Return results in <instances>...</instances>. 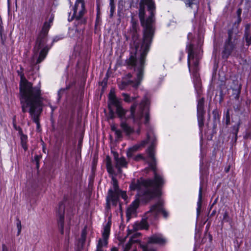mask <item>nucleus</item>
<instances>
[{
  "label": "nucleus",
  "mask_w": 251,
  "mask_h": 251,
  "mask_svg": "<svg viewBox=\"0 0 251 251\" xmlns=\"http://www.w3.org/2000/svg\"><path fill=\"white\" fill-rule=\"evenodd\" d=\"M147 140L151 142V145L146 150L148 154V161L149 168L154 174L153 179H145L141 177L137 179L132 180L129 189L131 191H137L136 199L132 202L126 211L127 220L136 213L139 202L147 203L156 197H159L161 189L165 183V180L162 175L157 173L156 160L155 157V145L156 139L152 132L147 133Z\"/></svg>",
  "instance_id": "nucleus-1"
},
{
  "label": "nucleus",
  "mask_w": 251,
  "mask_h": 251,
  "mask_svg": "<svg viewBox=\"0 0 251 251\" xmlns=\"http://www.w3.org/2000/svg\"><path fill=\"white\" fill-rule=\"evenodd\" d=\"M97 17H96V22H98L100 19V8H99V6H97Z\"/></svg>",
  "instance_id": "nucleus-45"
},
{
  "label": "nucleus",
  "mask_w": 251,
  "mask_h": 251,
  "mask_svg": "<svg viewBox=\"0 0 251 251\" xmlns=\"http://www.w3.org/2000/svg\"><path fill=\"white\" fill-rule=\"evenodd\" d=\"M106 199H108L109 201H111L112 204L116 206L119 199V193H115L111 188L108 191V195Z\"/></svg>",
  "instance_id": "nucleus-17"
},
{
  "label": "nucleus",
  "mask_w": 251,
  "mask_h": 251,
  "mask_svg": "<svg viewBox=\"0 0 251 251\" xmlns=\"http://www.w3.org/2000/svg\"><path fill=\"white\" fill-rule=\"evenodd\" d=\"M50 107L51 109L52 112H53L55 109V107H53L52 105H50Z\"/></svg>",
  "instance_id": "nucleus-59"
},
{
  "label": "nucleus",
  "mask_w": 251,
  "mask_h": 251,
  "mask_svg": "<svg viewBox=\"0 0 251 251\" xmlns=\"http://www.w3.org/2000/svg\"><path fill=\"white\" fill-rule=\"evenodd\" d=\"M140 128H139L137 131V132L139 134L140 133Z\"/></svg>",
  "instance_id": "nucleus-62"
},
{
  "label": "nucleus",
  "mask_w": 251,
  "mask_h": 251,
  "mask_svg": "<svg viewBox=\"0 0 251 251\" xmlns=\"http://www.w3.org/2000/svg\"><path fill=\"white\" fill-rule=\"evenodd\" d=\"M53 17H50V18L49 19V21H47V22L50 23V24L51 25V24H52V22H53Z\"/></svg>",
  "instance_id": "nucleus-52"
},
{
  "label": "nucleus",
  "mask_w": 251,
  "mask_h": 251,
  "mask_svg": "<svg viewBox=\"0 0 251 251\" xmlns=\"http://www.w3.org/2000/svg\"><path fill=\"white\" fill-rule=\"evenodd\" d=\"M216 210H215H215H213V211H212V213H211V214H210V217H212V216H214V215H215V214H216Z\"/></svg>",
  "instance_id": "nucleus-53"
},
{
  "label": "nucleus",
  "mask_w": 251,
  "mask_h": 251,
  "mask_svg": "<svg viewBox=\"0 0 251 251\" xmlns=\"http://www.w3.org/2000/svg\"><path fill=\"white\" fill-rule=\"evenodd\" d=\"M149 227L148 222L145 219H142L140 222H135L133 225V229L135 231L142 229H147Z\"/></svg>",
  "instance_id": "nucleus-18"
},
{
  "label": "nucleus",
  "mask_w": 251,
  "mask_h": 251,
  "mask_svg": "<svg viewBox=\"0 0 251 251\" xmlns=\"http://www.w3.org/2000/svg\"><path fill=\"white\" fill-rule=\"evenodd\" d=\"M147 143V140H143L141 142V143L138 145L140 146V148L141 147H144Z\"/></svg>",
  "instance_id": "nucleus-48"
},
{
  "label": "nucleus",
  "mask_w": 251,
  "mask_h": 251,
  "mask_svg": "<svg viewBox=\"0 0 251 251\" xmlns=\"http://www.w3.org/2000/svg\"><path fill=\"white\" fill-rule=\"evenodd\" d=\"M143 251H156L155 249L149 248L147 246H143Z\"/></svg>",
  "instance_id": "nucleus-43"
},
{
  "label": "nucleus",
  "mask_w": 251,
  "mask_h": 251,
  "mask_svg": "<svg viewBox=\"0 0 251 251\" xmlns=\"http://www.w3.org/2000/svg\"><path fill=\"white\" fill-rule=\"evenodd\" d=\"M116 137L117 138L119 139L122 137V131L120 129H118L115 132Z\"/></svg>",
  "instance_id": "nucleus-40"
},
{
  "label": "nucleus",
  "mask_w": 251,
  "mask_h": 251,
  "mask_svg": "<svg viewBox=\"0 0 251 251\" xmlns=\"http://www.w3.org/2000/svg\"><path fill=\"white\" fill-rule=\"evenodd\" d=\"M2 251H8V248L5 244L2 245Z\"/></svg>",
  "instance_id": "nucleus-50"
},
{
  "label": "nucleus",
  "mask_w": 251,
  "mask_h": 251,
  "mask_svg": "<svg viewBox=\"0 0 251 251\" xmlns=\"http://www.w3.org/2000/svg\"><path fill=\"white\" fill-rule=\"evenodd\" d=\"M137 65L135 66H129L126 64V65L128 66V67L131 68H134V70L137 69V77L135 82H134L132 80H127V81H123L120 84H119V88L120 90H125L126 89L128 85H131L134 89H136L140 84L141 81L142 80L143 77V69L144 64H140V63L138 62L137 63Z\"/></svg>",
  "instance_id": "nucleus-12"
},
{
  "label": "nucleus",
  "mask_w": 251,
  "mask_h": 251,
  "mask_svg": "<svg viewBox=\"0 0 251 251\" xmlns=\"http://www.w3.org/2000/svg\"><path fill=\"white\" fill-rule=\"evenodd\" d=\"M111 251H118L117 248L114 247L111 248Z\"/></svg>",
  "instance_id": "nucleus-54"
},
{
  "label": "nucleus",
  "mask_w": 251,
  "mask_h": 251,
  "mask_svg": "<svg viewBox=\"0 0 251 251\" xmlns=\"http://www.w3.org/2000/svg\"><path fill=\"white\" fill-rule=\"evenodd\" d=\"M139 5V17L144 31V41L149 44L155 32V3L154 0H140Z\"/></svg>",
  "instance_id": "nucleus-4"
},
{
  "label": "nucleus",
  "mask_w": 251,
  "mask_h": 251,
  "mask_svg": "<svg viewBox=\"0 0 251 251\" xmlns=\"http://www.w3.org/2000/svg\"><path fill=\"white\" fill-rule=\"evenodd\" d=\"M241 84H239L237 85V87L236 88H233V93L232 95L233 96L234 99L235 100H238L240 95L241 93Z\"/></svg>",
  "instance_id": "nucleus-26"
},
{
  "label": "nucleus",
  "mask_w": 251,
  "mask_h": 251,
  "mask_svg": "<svg viewBox=\"0 0 251 251\" xmlns=\"http://www.w3.org/2000/svg\"><path fill=\"white\" fill-rule=\"evenodd\" d=\"M167 241L166 238L160 233H155L148 238V244H157L160 246L165 245Z\"/></svg>",
  "instance_id": "nucleus-15"
},
{
  "label": "nucleus",
  "mask_w": 251,
  "mask_h": 251,
  "mask_svg": "<svg viewBox=\"0 0 251 251\" xmlns=\"http://www.w3.org/2000/svg\"><path fill=\"white\" fill-rule=\"evenodd\" d=\"M50 26L51 25L50 23L45 22L38 35L34 47V54L30 61V66L33 70L34 67H36L37 64L40 63L44 60L48 54L49 50L47 47H45L41 50L37 57L39 50L43 47L46 43V37Z\"/></svg>",
  "instance_id": "nucleus-6"
},
{
  "label": "nucleus",
  "mask_w": 251,
  "mask_h": 251,
  "mask_svg": "<svg viewBox=\"0 0 251 251\" xmlns=\"http://www.w3.org/2000/svg\"><path fill=\"white\" fill-rule=\"evenodd\" d=\"M78 0H76V1L75 2V5L73 7V11H74L73 14L72 16L71 17V18L69 17V18H68L69 22H71L73 20H75L76 13L78 10Z\"/></svg>",
  "instance_id": "nucleus-29"
},
{
  "label": "nucleus",
  "mask_w": 251,
  "mask_h": 251,
  "mask_svg": "<svg viewBox=\"0 0 251 251\" xmlns=\"http://www.w3.org/2000/svg\"><path fill=\"white\" fill-rule=\"evenodd\" d=\"M228 37L225 41L223 50L221 52L223 59H226L236 50L238 43V39L234 35L233 29L231 28L227 31Z\"/></svg>",
  "instance_id": "nucleus-10"
},
{
  "label": "nucleus",
  "mask_w": 251,
  "mask_h": 251,
  "mask_svg": "<svg viewBox=\"0 0 251 251\" xmlns=\"http://www.w3.org/2000/svg\"><path fill=\"white\" fill-rule=\"evenodd\" d=\"M197 102V113H205V112L204 110V98H201V99H198Z\"/></svg>",
  "instance_id": "nucleus-23"
},
{
  "label": "nucleus",
  "mask_w": 251,
  "mask_h": 251,
  "mask_svg": "<svg viewBox=\"0 0 251 251\" xmlns=\"http://www.w3.org/2000/svg\"><path fill=\"white\" fill-rule=\"evenodd\" d=\"M134 160L136 161H139L141 160H143L144 161L146 160V158L144 157L141 154H139L137 155H135L134 158Z\"/></svg>",
  "instance_id": "nucleus-33"
},
{
  "label": "nucleus",
  "mask_w": 251,
  "mask_h": 251,
  "mask_svg": "<svg viewBox=\"0 0 251 251\" xmlns=\"http://www.w3.org/2000/svg\"><path fill=\"white\" fill-rule=\"evenodd\" d=\"M106 167L107 172L111 175H113L115 171L112 164L111 159L109 156L107 155L105 158Z\"/></svg>",
  "instance_id": "nucleus-20"
},
{
  "label": "nucleus",
  "mask_w": 251,
  "mask_h": 251,
  "mask_svg": "<svg viewBox=\"0 0 251 251\" xmlns=\"http://www.w3.org/2000/svg\"><path fill=\"white\" fill-rule=\"evenodd\" d=\"M140 148V146H138V145H136L135 146H134L133 147H131L130 148H129L132 152H136V151H138V150L139 149V148Z\"/></svg>",
  "instance_id": "nucleus-41"
},
{
  "label": "nucleus",
  "mask_w": 251,
  "mask_h": 251,
  "mask_svg": "<svg viewBox=\"0 0 251 251\" xmlns=\"http://www.w3.org/2000/svg\"><path fill=\"white\" fill-rule=\"evenodd\" d=\"M78 10H79V11L78 13H76L75 21L74 22V25L76 26L84 25L87 22V19L83 17L86 12L84 0H78Z\"/></svg>",
  "instance_id": "nucleus-13"
},
{
  "label": "nucleus",
  "mask_w": 251,
  "mask_h": 251,
  "mask_svg": "<svg viewBox=\"0 0 251 251\" xmlns=\"http://www.w3.org/2000/svg\"><path fill=\"white\" fill-rule=\"evenodd\" d=\"M122 102L118 99L114 92L110 91L108 97V109L110 118H114V111L112 106L116 107V112L121 120L120 127L126 135H130L134 131V128L127 123V120L132 119L134 125L140 127L143 124L147 126L150 121L149 100L145 97L141 103L134 102L130 106V115L126 116L128 110L122 106Z\"/></svg>",
  "instance_id": "nucleus-2"
},
{
  "label": "nucleus",
  "mask_w": 251,
  "mask_h": 251,
  "mask_svg": "<svg viewBox=\"0 0 251 251\" xmlns=\"http://www.w3.org/2000/svg\"><path fill=\"white\" fill-rule=\"evenodd\" d=\"M50 26L51 25L50 23L45 22L38 35L34 47V54L30 61V66L33 70L34 67H36L37 64L40 63L44 60L48 54L49 50L47 47H45L41 50L37 57L39 50L43 47L46 43V37Z\"/></svg>",
  "instance_id": "nucleus-5"
},
{
  "label": "nucleus",
  "mask_w": 251,
  "mask_h": 251,
  "mask_svg": "<svg viewBox=\"0 0 251 251\" xmlns=\"http://www.w3.org/2000/svg\"><path fill=\"white\" fill-rule=\"evenodd\" d=\"M213 113L214 114V117H216V111L214 110L213 111Z\"/></svg>",
  "instance_id": "nucleus-61"
},
{
  "label": "nucleus",
  "mask_w": 251,
  "mask_h": 251,
  "mask_svg": "<svg viewBox=\"0 0 251 251\" xmlns=\"http://www.w3.org/2000/svg\"><path fill=\"white\" fill-rule=\"evenodd\" d=\"M41 158V156L39 155H36L34 156V160L36 162V166L37 168H39V161Z\"/></svg>",
  "instance_id": "nucleus-38"
},
{
  "label": "nucleus",
  "mask_w": 251,
  "mask_h": 251,
  "mask_svg": "<svg viewBox=\"0 0 251 251\" xmlns=\"http://www.w3.org/2000/svg\"><path fill=\"white\" fill-rule=\"evenodd\" d=\"M202 201V187L201 186L199 189L198 201L197 202V215L199 217L201 210Z\"/></svg>",
  "instance_id": "nucleus-24"
},
{
  "label": "nucleus",
  "mask_w": 251,
  "mask_h": 251,
  "mask_svg": "<svg viewBox=\"0 0 251 251\" xmlns=\"http://www.w3.org/2000/svg\"><path fill=\"white\" fill-rule=\"evenodd\" d=\"M229 168H230V167H228V168H227V169H225V171H226V172L227 173V172L229 171Z\"/></svg>",
  "instance_id": "nucleus-60"
},
{
  "label": "nucleus",
  "mask_w": 251,
  "mask_h": 251,
  "mask_svg": "<svg viewBox=\"0 0 251 251\" xmlns=\"http://www.w3.org/2000/svg\"><path fill=\"white\" fill-rule=\"evenodd\" d=\"M39 66H37V70H39Z\"/></svg>",
  "instance_id": "nucleus-64"
},
{
  "label": "nucleus",
  "mask_w": 251,
  "mask_h": 251,
  "mask_svg": "<svg viewBox=\"0 0 251 251\" xmlns=\"http://www.w3.org/2000/svg\"><path fill=\"white\" fill-rule=\"evenodd\" d=\"M115 161V167L119 172L121 171V168L126 167L127 162L124 157H119V154L116 151H112Z\"/></svg>",
  "instance_id": "nucleus-16"
},
{
  "label": "nucleus",
  "mask_w": 251,
  "mask_h": 251,
  "mask_svg": "<svg viewBox=\"0 0 251 251\" xmlns=\"http://www.w3.org/2000/svg\"><path fill=\"white\" fill-rule=\"evenodd\" d=\"M133 242L134 241L132 237L129 239L128 242L125 245L124 251H128L130 249L131 245Z\"/></svg>",
  "instance_id": "nucleus-32"
},
{
  "label": "nucleus",
  "mask_w": 251,
  "mask_h": 251,
  "mask_svg": "<svg viewBox=\"0 0 251 251\" xmlns=\"http://www.w3.org/2000/svg\"><path fill=\"white\" fill-rule=\"evenodd\" d=\"M43 101L41 95L20 102L22 112L24 113L28 112L33 122L36 124L37 129L40 127V117L43 111Z\"/></svg>",
  "instance_id": "nucleus-7"
},
{
  "label": "nucleus",
  "mask_w": 251,
  "mask_h": 251,
  "mask_svg": "<svg viewBox=\"0 0 251 251\" xmlns=\"http://www.w3.org/2000/svg\"><path fill=\"white\" fill-rule=\"evenodd\" d=\"M242 10L241 8H239L237 10V15L238 18V20H239V21H241V15L242 13Z\"/></svg>",
  "instance_id": "nucleus-42"
},
{
  "label": "nucleus",
  "mask_w": 251,
  "mask_h": 251,
  "mask_svg": "<svg viewBox=\"0 0 251 251\" xmlns=\"http://www.w3.org/2000/svg\"><path fill=\"white\" fill-rule=\"evenodd\" d=\"M218 198L217 197V198L215 199V200L212 203V204L211 205L210 207V210L211 209V208H212V207L217 202V201H218Z\"/></svg>",
  "instance_id": "nucleus-49"
},
{
  "label": "nucleus",
  "mask_w": 251,
  "mask_h": 251,
  "mask_svg": "<svg viewBox=\"0 0 251 251\" xmlns=\"http://www.w3.org/2000/svg\"><path fill=\"white\" fill-rule=\"evenodd\" d=\"M241 124V120H239L238 123L232 126L231 127V133L234 136V142H236L237 139V134L239 132V127Z\"/></svg>",
  "instance_id": "nucleus-25"
},
{
  "label": "nucleus",
  "mask_w": 251,
  "mask_h": 251,
  "mask_svg": "<svg viewBox=\"0 0 251 251\" xmlns=\"http://www.w3.org/2000/svg\"><path fill=\"white\" fill-rule=\"evenodd\" d=\"M164 202L160 200L156 203L152 205L149 211H147L145 214V217L146 220L150 222H153L157 219L160 213H162L165 218H167L169 216L168 212L164 208Z\"/></svg>",
  "instance_id": "nucleus-11"
},
{
  "label": "nucleus",
  "mask_w": 251,
  "mask_h": 251,
  "mask_svg": "<svg viewBox=\"0 0 251 251\" xmlns=\"http://www.w3.org/2000/svg\"><path fill=\"white\" fill-rule=\"evenodd\" d=\"M21 145L25 151H26L27 150L28 147L27 145V142H22L21 143Z\"/></svg>",
  "instance_id": "nucleus-46"
},
{
  "label": "nucleus",
  "mask_w": 251,
  "mask_h": 251,
  "mask_svg": "<svg viewBox=\"0 0 251 251\" xmlns=\"http://www.w3.org/2000/svg\"><path fill=\"white\" fill-rule=\"evenodd\" d=\"M13 128L16 130L18 131L19 134L20 133H22V132H23V130H22V128L19 126H17L16 124H14L13 125Z\"/></svg>",
  "instance_id": "nucleus-39"
},
{
  "label": "nucleus",
  "mask_w": 251,
  "mask_h": 251,
  "mask_svg": "<svg viewBox=\"0 0 251 251\" xmlns=\"http://www.w3.org/2000/svg\"><path fill=\"white\" fill-rule=\"evenodd\" d=\"M120 196H121L124 200H126L127 198L126 191H122L121 190H120L119 191V197Z\"/></svg>",
  "instance_id": "nucleus-36"
},
{
  "label": "nucleus",
  "mask_w": 251,
  "mask_h": 251,
  "mask_svg": "<svg viewBox=\"0 0 251 251\" xmlns=\"http://www.w3.org/2000/svg\"><path fill=\"white\" fill-rule=\"evenodd\" d=\"M114 0H110V4H111L113 2Z\"/></svg>",
  "instance_id": "nucleus-63"
},
{
  "label": "nucleus",
  "mask_w": 251,
  "mask_h": 251,
  "mask_svg": "<svg viewBox=\"0 0 251 251\" xmlns=\"http://www.w3.org/2000/svg\"><path fill=\"white\" fill-rule=\"evenodd\" d=\"M134 153V152H132L129 149H128L126 152V154L128 158H131L133 157Z\"/></svg>",
  "instance_id": "nucleus-44"
},
{
  "label": "nucleus",
  "mask_w": 251,
  "mask_h": 251,
  "mask_svg": "<svg viewBox=\"0 0 251 251\" xmlns=\"http://www.w3.org/2000/svg\"><path fill=\"white\" fill-rule=\"evenodd\" d=\"M111 183L113 185V189H112L113 190H114V192L119 193V191L120 189H119L118 180L113 176H112V177Z\"/></svg>",
  "instance_id": "nucleus-27"
},
{
  "label": "nucleus",
  "mask_w": 251,
  "mask_h": 251,
  "mask_svg": "<svg viewBox=\"0 0 251 251\" xmlns=\"http://www.w3.org/2000/svg\"><path fill=\"white\" fill-rule=\"evenodd\" d=\"M187 7L194 8V13L195 15L199 6L200 0H183Z\"/></svg>",
  "instance_id": "nucleus-19"
},
{
  "label": "nucleus",
  "mask_w": 251,
  "mask_h": 251,
  "mask_svg": "<svg viewBox=\"0 0 251 251\" xmlns=\"http://www.w3.org/2000/svg\"><path fill=\"white\" fill-rule=\"evenodd\" d=\"M205 113H197V119L199 126L201 129L204 125V115Z\"/></svg>",
  "instance_id": "nucleus-28"
},
{
  "label": "nucleus",
  "mask_w": 251,
  "mask_h": 251,
  "mask_svg": "<svg viewBox=\"0 0 251 251\" xmlns=\"http://www.w3.org/2000/svg\"><path fill=\"white\" fill-rule=\"evenodd\" d=\"M230 221V218L229 216L228 213L227 211H226L223 215V218L222 222H229Z\"/></svg>",
  "instance_id": "nucleus-31"
},
{
  "label": "nucleus",
  "mask_w": 251,
  "mask_h": 251,
  "mask_svg": "<svg viewBox=\"0 0 251 251\" xmlns=\"http://www.w3.org/2000/svg\"><path fill=\"white\" fill-rule=\"evenodd\" d=\"M14 124H16V116H14V118H13V125Z\"/></svg>",
  "instance_id": "nucleus-57"
},
{
  "label": "nucleus",
  "mask_w": 251,
  "mask_h": 251,
  "mask_svg": "<svg viewBox=\"0 0 251 251\" xmlns=\"http://www.w3.org/2000/svg\"><path fill=\"white\" fill-rule=\"evenodd\" d=\"M187 50L188 53L187 63L190 73L191 72L190 68L191 61H193L192 79L195 89L197 94V98H198L201 92V81L199 74H198L199 61L197 59H195V52L193 49V45L190 44L189 46H187Z\"/></svg>",
  "instance_id": "nucleus-9"
},
{
  "label": "nucleus",
  "mask_w": 251,
  "mask_h": 251,
  "mask_svg": "<svg viewBox=\"0 0 251 251\" xmlns=\"http://www.w3.org/2000/svg\"><path fill=\"white\" fill-rule=\"evenodd\" d=\"M122 96L123 97V100L126 102H127L128 103H131L132 101H134V103L136 102V103H138V104H139L142 101V100L140 103H138L135 101V100H136L137 98L138 97V96L130 97V96L129 94H128L127 93H123L122 94Z\"/></svg>",
  "instance_id": "nucleus-22"
},
{
  "label": "nucleus",
  "mask_w": 251,
  "mask_h": 251,
  "mask_svg": "<svg viewBox=\"0 0 251 251\" xmlns=\"http://www.w3.org/2000/svg\"><path fill=\"white\" fill-rule=\"evenodd\" d=\"M250 28V25L247 24L245 26L244 38L246 42V45L248 46H251V36L249 33V30Z\"/></svg>",
  "instance_id": "nucleus-21"
},
{
  "label": "nucleus",
  "mask_w": 251,
  "mask_h": 251,
  "mask_svg": "<svg viewBox=\"0 0 251 251\" xmlns=\"http://www.w3.org/2000/svg\"><path fill=\"white\" fill-rule=\"evenodd\" d=\"M19 135L20 136L21 143L27 142V136L24 134L23 132H22V133L19 134Z\"/></svg>",
  "instance_id": "nucleus-35"
},
{
  "label": "nucleus",
  "mask_w": 251,
  "mask_h": 251,
  "mask_svg": "<svg viewBox=\"0 0 251 251\" xmlns=\"http://www.w3.org/2000/svg\"><path fill=\"white\" fill-rule=\"evenodd\" d=\"M140 28L138 20L133 16L131 17L130 26L125 35L126 40H130V47L132 50L130 56L126 60V64L129 66L137 65V62L140 64H144L146 55L150 50L153 37H151V42L146 44L144 41V31L143 30V37L142 43L139 39V32Z\"/></svg>",
  "instance_id": "nucleus-3"
},
{
  "label": "nucleus",
  "mask_w": 251,
  "mask_h": 251,
  "mask_svg": "<svg viewBox=\"0 0 251 251\" xmlns=\"http://www.w3.org/2000/svg\"><path fill=\"white\" fill-rule=\"evenodd\" d=\"M63 251H69V246L67 245L66 247L64 248Z\"/></svg>",
  "instance_id": "nucleus-56"
},
{
  "label": "nucleus",
  "mask_w": 251,
  "mask_h": 251,
  "mask_svg": "<svg viewBox=\"0 0 251 251\" xmlns=\"http://www.w3.org/2000/svg\"><path fill=\"white\" fill-rule=\"evenodd\" d=\"M225 119H226L225 123H226V126L229 125L230 124V115H229V112L228 110H227L226 112V114L225 115Z\"/></svg>",
  "instance_id": "nucleus-34"
},
{
  "label": "nucleus",
  "mask_w": 251,
  "mask_h": 251,
  "mask_svg": "<svg viewBox=\"0 0 251 251\" xmlns=\"http://www.w3.org/2000/svg\"><path fill=\"white\" fill-rule=\"evenodd\" d=\"M68 89V87H66V88H61L60 89L57 93V100L59 101L62 98L63 94L65 93V91Z\"/></svg>",
  "instance_id": "nucleus-30"
},
{
  "label": "nucleus",
  "mask_w": 251,
  "mask_h": 251,
  "mask_svg": "<svg viewBox=\"0 0 251 251\" xmlns=\"http://www.w3.org/2000/svg\"><path fill=\"white\" fill-rule=\"evenodd\" d=\"M213 70H214L213 74L216 73V70H217V67L215 65L214 67Z\"/></svg>",
  "instance_id": "nucleus-58"
},
{
  "label": "nucleus",
  "mask_w": 251,
  "mask_h": 251,
  "mask_svg": "<svg viewBox=\"0 0 251 251\" xmlns=\"http://www.w3.org/2000/svg\"><path fill=\"white\" fill-rule=\"evenodd\" d=\"M126 77L127 78H130L132 77V75L131 74L129 73L127 75H126Z\"/></svg>",
  "instance_id": "nucleus-55"
},
{
  "label": "nucleus",
  "mask_w": 251,
  "mask_h": 251,
  "mask_svg": "<svg viewBox=\"0 0 251 251\" xmlns=\"http://www.w3.org/2000/svg\"><path fill=\"white\" fill-rule=\"evenodd\" d=\"M106 209L109 210L110 208V201L108 199H106Z\"/></svg>",
  "instance_id": "nucleus-47"
},
{
  "label": "nucleus",
  "mask_w": 251,
  "mask_h": 251,
  "mask_svg": "<svg viewBox=\"0 0 251 251\" xmlns=\"http://www.w3.org/2000/svg\"><path fill=\"white\" fill-rule=\"evenodd\" d=\"M65 204L62 201L59 203L57 211V223L61 234L64 233Z\"/></svg>",
  "instance_id": "nucleus-14"
},
{
  "label": "nucleus",
  "mask_w": 251,
  "mask_h": 251,
  "mask_svg": "<svg viewBox=\"0 0 251 251\" xmlns=\"http://www.w3.org/2000/svg\"><path fill=\"white\" fill-rule=\"evenodd\" d=\"M20 70H17V73L20 76L19 86L20 102L41 95L40 86L33 87L32 83L26 79L24 73V68L21 65H20Z\"/></svg>",
  "instance_id": "nucleus-8"
},
{
  "label": "nucleus",
  "mask_w": 251,
  "mask_h": 251,
  "mask_svg": "<svg viewBox=\"0 0 251 251\" xmlns=\"http://www.w3.org/2000/svg\"><path fill=\"white\" fill-rule=\"evenodd\" d=\"M16 225L18 228V235H19L21 232L22 226L21 221L19 219L17 220Z\"/></svg>",
  "instance_id": "nucleus-37"
},
{
  "label": "nucleus",
  "mask_w": 251,
  "mask_h": 251,
  "mask_svg": "<svg viewBox=\"0 0 251 251\" xmlns=\"http://www.w3.org/2000/svg\"><path fill=\"white\" fill-rule=\"evenodd\" d=\"M111 130L114 131V132H115L118 129L117 128L116 126L115 125L111 126Z\"/></svg>",
  "instance_id": "nucleus-51"
}]
</instances>
